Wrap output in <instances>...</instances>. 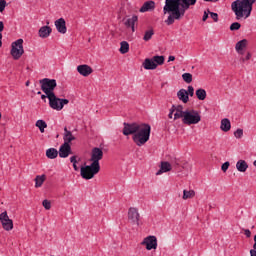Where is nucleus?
Wrapping results in <instances>:
<instances>
[{
	"mask_svg": "<svg viewBox=\"0 0 256 256\" xmlns=\"http://www.w3.org/2000/svg\"><path fill=\"white\" fill-rule=\"evenodd\" d=\"M197 5V0H165L163 7L164 15H168L165 20L166 25H173L175 21H181L185 13Z\"/></svg>",
	"mask_w": 256,
	"mask_h": 256,
	"instance_id": "nucleus-1",
	"label": "nucleus"
},
{
	"mask_svg": "<svg viewBox=\"0 0 256 256\" xmlns=\"http://www.w3.org/2000/svg\"><path fill=\"white\" fill-rule=\"evenodd\" d=\"M123 135H132V141L138 146L143 147L151 137V125L146 123H124Z\"/></svg>",
	"mask_w": 256,
	"mask_h": 256,
	"instance_id": "nucleus-2",
	"label": "nucleus"
},
{
	"mask_svg": "<svg viewBox=\"0 0 256 256\" xmlns=\"http://www.w3.org/2000/svg\"><path fill=\"white\" fill-rule=\"evenodd\" d=\"M256 0H236L232 2L231 8L236 15V19H247L251 16V11H253V4Z\"/></svg>",
	"mask_w": 256,
	"mask_h": 256,
	"instance_id": "nucleus-3",
	"label": "nucleus"
},
{
	"mask_svg": "<svg viewBox=\"0 0 256 256\" xmlns=\"http://www.w3.org/2000/svg\"><path fill=\"white\" fill-rule=\"evenodd\" d=\"M182 123L184 125H197L201 123V112L195 109H186Z\"/></svg>",
	"mask_w": 256,
	"mask_h": 256,
	"instance_id": "nucleus-4",
	"label": "nucleus"
},
{
	"mask_svg": "<svg viewBox=\"0 0 256 256\" xmlns=\"http://www.w3.org/2000/svg\"><path fill=\"white\" fill-rule=\"evenodd\" d=\"M101 171V166H97V164L91 163V165L82 166L80 168V175L82 179H86L89 181V179H93L97 173Z\"/></svg>",
	"mask_w": 256,
	"mask_h": 256,
	"instance_id": "nucleus-5",
	"label": "nucleus"
},
{
	"mask_svg": "<svg viewBox=\"0 0 256 256\" xmlns=\"http://www.w3.org/2000/svg\"><path fill=\"white\" fill-rule=\"evenodd\" d=\"M40 85H41V90L43 91V93H45V95H47V97H49V95H55V87H57V80L55 79H49V78H43L39 81Z\"/></svg>",
	"mask_w": 256,
	"mask_h": 256,
	"instance_id": "nucleus-6",
	"label": "nucleus"
},
{
	"mask_svg": "<svg viewBox=\"0 0 256 256\" xmlns=\"http://www.w3.org/2000/svg\"><path fill=\"white\" fill-rule=\"evenodd\" d=\"M47 99L49 100V106L55 111H61L65 105H69L67 99H60L55 94H50Z\"/></svg>",
	"mask_w": 256,
	"mask_h": 256,
	"instance_id": "nucleus-7",
	"label": "nucleus"
},
{
	"mask_svg": "<svg viewBox=\"0 0 256 256\" xmlns=\"http://www.w3.org/2000/svg\"><path fill=\"white\" fill-rule=\"evenodd\" d=\"M25 53L23 49V39H18L12 43L11 55L13 59H21V56Z\"/></svg>",
	"mask_w": 256,
	"mask_h": 256,
	"instance_id": "nucleus-8",
	"label": "nucleus"
},
{
	"mask_svg": "<svg viewBox=\"0 0 256 256\" xmlns=\"http://www.w3.org/2000/svg\"><path fill=\"white\" fill-rule=\"evenodd\" d=\"M139 219H141V215L139 214V210L135 207H131L128 210V221L132 225L139 226Z\"/></svg>",
	"mask_w": 256,
	"mask_h": 256,
	"instance_id": "nucleus-9",
	"label": "nucleus"
},
{
	"mask_svg": "<svg viewBox=\"0 0 256 256\" xmlns=\"http://www.w3.org/2000/svg\"><path fill=\"white\" fill-rule=\"evenodd\" d=\"M0 222L2 224V227L5 231H12L13 229V220L9 218V215L7 214V211L2 212L0 214Z\"/></svg>",
	"mask_w": 256,
	"mask_h": 256,
	"instance_id": "nucleus-10",
	"label": "nucleus"
},
{
	"mask_svg": "<svg viewBox=\"0 0 256 256\" xmlns=\"http://www.w3.org/2000/svg\"><path fill=\"white\" fill-rule=\"evenodd\" d=\"M101 159H103V150L97 147L93 148L90 157V161L92 162V164L101 166L99 164V161H101Z\"/></svg>",
	"mask_w": 256,
	"mask_h": 256,
	"instance_id": "nucleus-11",
	"label": "nucleus"
},
{
	"mask_svg": "<svg viewBox=\"0 0 256 256\" xmlns=\"http://www.w3.org/2000/svg\"><path fill=\"white\" fill-rule=\"evenodd\" d=\"M141 245H145L147 251H151V249H157V237L148 236L142 241Z\"/></svg>",
	"mask_w": 256,
	"mask_h": 256,
	"instance_id": "nucleus-12",
	"label": "nucleus"
},
{
	"mask_svg": "<svg viewBox=\"0 0 256 256\" xmlns=\"http://www.w3.org/2000/svg\"><path fill=\"white\" fill-rule=\"evenodd\" d=\"M54 25L58 31V33H61L62 35H65L67 33V25L64 18H60L54 22Z\"/></svg>",
	"mask_w": 256,
	"mask_h": 256,
	"instance_id": "nucleus-13",
	"label": "nucleus"
},
{
	"mask_svg": "<svg viewBox=\"0 0 256 256\" xmlns=\"http://www.w3.org/2000/svg\"><path fill=\"white\" fill-rule=\"evenodd\" d=\"M171 108L174 112V121H177V119H183L185 117V110H183L182 105H172Z\"/></svg>",
	"mask_w": 256,
	"mask_h": 256,
	"instance_id": "nucleus-14",
	"label": "nucleus"
},
{
	"mask_svg": "<svg viewBox=\"0 0 256 256\" xmlns=\"http://www.w3.org/2000/svg\"><path fill=\"white\" fill-rule=\"evenodd\" d=\"M77 71L83 77H89L93 73V68L87 64L77 66Z\"/></svg>",
	"mask_w": 256,
	"mask_h": 256,
	"instance_id": "nucleus-15",
	"label": "nucleus"
},
{
	"mask_svg": "<svg viewBox=\"0 0 256 256\" xmlns=\"http://www.w3.org/2000/svg\"><path fill=\"white\" fill-rule=\"evenodd\" d=\"M71 145L70 144H63L60 146L59 149V157L62 159H67L68 155H71Z\"/></svg>",
	"mask_w": 256,
	"mask_h": 256,
	"instance_id": "nucleus-16",
	"label": "nucleus"
},
{
	"mask_svg": "<svg viewBox=\"0 0 256 256\" xmlns=\"http://www.w3.org/2000/svg\"><path fill=\"white\" fill-rule=\"evenodd\" d=\"M143 67L144 69H146L147 71H153L155 69H157V63H155V61L153 60V58H146L143 62Z\"/></svg>",
	"mask_w": 256,
	"mask_h": 256,
	"instance_id": "nucleus-17",
	"label": "nucleus"
},
{
	"mask_svg": "<svg viewBox=\"0 0 256 256\" xmlns=\"http://www.w3.org/2000/svg\"><path fill=\"white\" fill-rule=\"evenodd\" d=\"M248 43L249 41H247V39L238 41L235 45V50L237 51V53H239L240 55H243V50L247 49Z\"/></svg>",
	"mask_w": 256,
	"mask_h": 256,
	"instance_id": "nucleus-18",
	"label": "nucleus"
},
{
	"mask_svg": "<svg viewBox=\"0 0 256 256\" xmlns=\"http://www.w3.org/2000/svg\"><path fill=\"white\" fill-rule=\"evenodd\" d=\"M153 9H155V2L147 1L142 5L139 11L140 13H147V11H153Z\"/></svg>",
	"mask_w": 256,
	"mask_h": 256,
	"instance_id": "nucleus-19",
	"label": "nucleus"
},
{
	"mask_svg": "<svg viewBox=\"0 0 256 256\" xmlns=\"http://www.w3.org/2000/svg\"><path fill=\"white\" fill-rule=\"evenodd\" d=\"M64 144L69 145L71 141H75V136L71 131L67 130V127L64 128V136H63Z\"/></svg>",
	"mask_w": 256,
	"mask_h": 256,
	"instance_id": "nucleus-20",
	"label": "nucleus"
},
{
	"mask_svg": "<svg viewBox=\"0 0 256 256\" xmlns=\"http://www.w3.org/2000/svg\"><path fill=\"white\" fill-rule=\"evenodd\" d=\"M51 27L49 26H43L39 29V37H41L42 39H47V37H49V35H51Z\"/></svg>",
	"mask_w": 256,
	"mask_h": 256,
	"instance_id": "nucleus-21",
	"label": "nucleus"
},
{
	"mask_svg": "<svg viewBox=\"0 0 256 256\" xmlns=\"http://www.w3.org/2000/svg\"><path fill=\"white\" fill-rule=\"evenodd\" d=\"M177 97H178L179 101H182V103H189V97H188L187 90L180 89L177 92Z\"/></svg>",
	"mask_w": 256,
	"mask_h": 256,
	"instance_id": "nucleus-22",
	"label": "nucleus"
},
{
	"mask_svg": "<svg viewBox=\"0 0 256 256\" xmlns=\"http://www.w3.org/2000/svg\"><path fill=\"white\" fill-rule=\"evenodd\" d=\"M220 129L224 131V133L231 131V121L228 118L222 119Z\"/></svg>",
	"mask_w": 256,
	"mask_h": 256,
	"instance_id": "nucleus-23",
	"label": "nucleus"
},
{
	"mask_svg": "<svg viewBox=\"0 0 256 256\" xmlns=\"http://www.w3.org/2000/svg\"><path fill=\"white\" fill-rule=\"evenodd\" d=\"M236 169L240 173H245V171H247V169H249V165L247 164V162L245 160H239L236 163Z\"/></svg>",
	"mask_w": 256,
	"mask_h": 256,
	"instance_id": "nucleus-24",
	"label": "nucleus"
},
{
	"mask_svg": "<svg viewBox=\"0 0 256 256\" xmlns=\"http://www.w3.org/2000/svg\"><path fill=\"white\" fill-rule=\"evenodd\" d=\"M171 171V164L169 162H162L160 170L156 173V175H163V173H167Z\"/></svg>",
	"mask_w": 256,
	"mask_h": 256,
	"instance_id": "nucleus-25",
	"label": "nucleus"
},
{
	"mask_svg": "<svg viewBox=\"0 0 256 256\" xmlns=\"http://www.w3.org/2000/svg\"><path fill=\"white\" fill-rule=\"evenodd\" d=\"M137 23H139V17L137 15H133L131 18H128L124 25L126 27H132V26H135L137 25Z\"/></svg>",
	"mask_w": 256,
	"mask_h": 256,
	"instance_id": "nucleus-26",
	"label": "nucleus"
},
{
	"mask_svg": "<svg viewBox=\"0 0 256 256\" xmlns=\"http://www.w3.org/2000/svg\"><path fill=\"white\" fill-rule=\"evenodd\" d=\"M58 156H59V151H57V149L49 148L46 150V157L48 159H57Z\"/></svg>",
	"mask_w": 256,
	"mask_h": 256,
	"instance_id": "nucleus-27",
	"label": "nucleus"
},
{
	"mask_svg": "<svg viewBox=\"0 0 256 256\" xmlns=\"http://www.w3.org/2000/svg\"><path fill=\"white\" fill-rule=\"evenodd\" d=\"M196 97L199 101H205V99H207V91H205L203 88L197 89Z\"/></svg>",
	"mask_w": 256,
	"mask_h": 256,
	"instance_id": "nucleus-28",
	"label": "nucleus"
},
{
	"mask_svg": "<svg viewBox=\"0 0 256 256\" xmlns=\"http://www.w3.org/2000/svg\"><path fill=\"white\" fill-rule=\"evenodd\" d=\"M47 179V176H45V174L43 175H38L35 178V187L39 188L43 185V183H45V180Z\"/></svg>",
	"mask_w": 256,
	"mask_h": 256,
	"instance_id": "nucleus-29",
	"label": "nucleus"
},
{
	"mask_svg": "<svg viewBox=\"0 0 256 256\" xmlns=\"http://www.w3.org/2000/svg\"><path fill=\"white\" fill-rule=\"evenodd\" d=\"M36 127H38L41 133H45V129H47V122H45L44 120H37Z\"/></svg>",
	"mask_w": 256,
	"mask_h": 256,
	"instance_id": "nucleus-30",
	"label": "nucleus"
},
{
	"mask_svg": "<svg viewBox=\"0 0 256 256\" xmlns=\"http://www.w3.org/2000/svg\"><path fill=\"white\" fill-rule=\"evenodd\" d=\"M193 197H195L194 190H184L183 191L182 199H184V201H187V199H193Z\"/></svg>",
	"mask_w": 256,
	"mask_h": 256,
	"instance_id": "nucleus-31",
	"label": "nucleus"
},
{
	"mask_svg": "<svg viewBox=\"0 0 256 256\" xmlns=\"http://www.w3.org/2000/svg\"><path fill=\"white\" fill-rule=\"evenodd\" d=\"M120 45V53H122V55L129 53V43L127 41H122Z\"/></svg>",
	"mask_w": 256,
	"mask_h": 256,
	"instance_id": "nucleus-32",
	"label": "nucleus"
},
{
	"mask_svg": "<svg viewBox=\"0 0 256 256\" xmlns=\"http://www.w3.org/2000/svg\"><path fill=\"white\" fill-rule=\"evenodd\" d=\"M153 35H155V32L153 31V29L147 30V31L144 33L143 40H144V41H151V39L153 38Z\"/></svg>",
	"mask_w": 256,
	"mask_h": 256,
	"instance_id": "nucleus-33",
	"label": "nucleus"
},
{
	"mask_svg": "<svg viewBox=\"0 0 256 256\" xmlns=\"http://www.w3.org/2000/svg\"><path fill=\"white\" fill-rule=\"evenodd\" d=\"M152 60L158 67V65H163V63H165V56H154Z\"/></svg>",
	"mask_w": 256,
	"mask_h": 256,
	"instance_id": "nucleus-34",
	"label": "nucleus"
},
{
	"mask_svg": "<svg viewBox=\"0 0 256 256\" xmlns=\"http://www.w3.org/2000/svg\"><path fill=\"white\" fill-rule=\"evenodd\" d=\"M182 79L185 83H192L193 82V75L191 73H184L182 74Z\"/></svg>",
	"mask_w": 256,
	"mask_h": 256,
	"instance_id": "nucleus-35",
	"label": "nucleus"
},
{
	"mask_svg": "<svg viewBox=\"0 0 256 256\" xmlns=\"http://www.w3.org/2000/svg\"><path fill=\"white\" fill-rule=\"evenodd\" d=\"M241 29V24L239 22H234L230 25V31H239Z\"/></svg>",
	"mask_w": 256,
	"mask_h": 256,
	"instance_id": "nucleus-36",
	"label": "nucleus"
},
{
	"mask_svg": "<svg viewBox=\"0 0 256 256\" xmlns=\"http://www.w3.org/2000/svg\"><path fill=\"white\" fill-rule=\"evenodd\" d=\"M234 137H236V139H241L243 137V129L238 128L235 132H234Z\"/></svg>",
	"mask_w": 256,
	"mask_h": 256,
	"instance_id": "nucleus-37",
	"label": "nucleus"
},
{
	"mask_svg": "<svg viewBox=\"0 0 256 256\" xmlns=\"http://www.w3.org/2000/svg\"><path fill=\"white\" fill-rule=\"evenodd\" d=\"M5 7H7V1L0 0V13H3L5 11Z\"/></svg>",
	"mask_w": 256,
	"mask_h": 256,
	"instance_id": "nucleus-38",
	"label": "nucleus"
},
{
	"mask_svg": "<svg viewBox=\"0 0 256 256\" xmlns=\"http://www.w3.org/2000/svg\"><path fill=\"white\" fill-rule=\"evenodd\" d=\"M42 205H43L44 209H46L47 211H49V209H51V202L49 200H44L42 202Z\"/></svg>",
	"mask_w": 256,
	"mask_h": 256,
	"instance_id": "nucleus-39",
	"label": "nucleus"
},
{
	"mask_svg": "<svg viewBox=\"0 0 256 256\" xmlns=\"http://www.w3.org/2000/svg\"><path fill=\"white\" fill-rule=\"evenodd\" d=\"M210 17H211V19H213V21L215 23H217V21H219V14H217L215 12H210Z\"/></svg>",
	"mask_w": 256,
	"mask_h": 256,
	"instance_id": "nucleus-40",
	"label": "nucleus"
},
{
	"mask_svg": "<svg viewBox=\"0 0 256 256\" xmlns=\"http://www.w3.org/2000/svg\"><path fill=\"white\" fill-rule=\"evenodd\" d=\"M188 93V97H193V95H195V88H193V86H188V90H186Z\"/></svg>",
	"mask_w": 256,
	"mask_h": 256,
	"instance_id": "nucleus-41",
	"label": "nucleus"
},
{
	"mask_svg": "<svg viewBox=\"0 0 256 256\" xmlns=\"http://www.w3.org/2000/svg\"><path fill=\"white\" fill-rule=\"evenodd\" d=\"M229 165H231L229 162H225L224 164H222L221 170L223 171V173H227V169H229Z\"/></svg>",
	"mask_w": 256,
	"mask_h": 256,
	"instance_id": "nucleus-42",
	"label": "nucleus"
},
{
	"mask_svg": "<svg viewBox=\"0 0 256 256\" xmlns=\"http://www.w3.org/2000/svg\"><path fill=\"white\" fill-rule=\"evenodd\" d=\"M209 15H211V11H209V10L204 11L202 21H207V19H209Z\"/></svg>",
	"mask_w": 256,
	"mask_h": 256,
	"instance_id": "nucleus-43",
	"label": "nucleus"
},
{
	"mask_svg": "<svg viewBox=\"0 0 256 256\" xmlns=\"http://www.w3.org/2000/svg\"><path fill=\"white\" fill-rule=\"evenodd\" d=\"M249 59H251V53L248 52L246 57L241 58V62L245 63V61H249Z\"/></svg>",
	"mask_w": 256,
	"mask_h": 256,
	"instance_id": "nucleus-44",
	"label": "nucleus"
},
{
	"mask_svg": "<svg viewBox=\"0 0 256 256\" xmlns=\"http://www.w3.org/2000/svg\"><path fill=\"white\" fill-rule=\"evenodd\" d=\"M244 235H246V237H251V230H249V229H245L244 230Z\"/></svg>",
	"mask_w": 256,
	"mask_h": 256,
	"instance_id": "nucleus-45",
	"label": "nucleus"
},
{
	"mask_svg": "<svg viewBox=\"0 0 256 256\" xmlns=\"http://www.w3.org/2000/svg\"><path fill=\"white\" fill-rule=\"evenodd\" d=\"M173 114H175V112H173V108H170L168 117H169L170 119H173Z\"/></svg>",
	"mask_w": 256,
	"mask_h": 256,
	"instance_id": "nucleus-46",
	"label": "nucleus"
},
{
	"mask_svg": "<svg viewBox=\"0 0 256 256\" xmlns=\"http://www.w3.org/2000/svg\"><path fill=\"white\" fill-rule=\"evenodd\" d=\"M70 161H71L73 164L77 163V156H72V157L70 158Z\"/></svg>",
	"mask_w": 256,
	"mask_h": 256,
	"instance_id": "nucleus-47",
	"label": "nucleus"
},
{
	"mask_svg": "<svg viewBox=\"0 0 256 256\" xmlns=\"http://www.w3.org/2000/svg\"><path fill=\"white\" fill-rule=\"evenodd\" d=\"M5 29V24H3V21H0V33Z\"/></svg>",
	"mask_w": 256,
	"mask_h": 256,
	"instance_id": "nucleus-48",
	"label": "nucleus"
},
{
	"mask_svg": "<svg viewBox=\"0 0 256 256\" xmlns=\"http://www.w3.org/2000/svg\"><path fill=\"white\" fill-rule=\"evenodd\" d=\"M250 255L251 256H256V249H251L250 250Z\"/></svg>",
	"mask_w": 256,
	"mask_h": 256,
	"instance_id": "nucleus-49",
	"label": "nucleus"
},
{
	"mask_svg": "<svg viewBox=\"0 0 256 256\" xmlns=\"http://www.w3.org/2000/svg\"><path fill=\"white\" fill-rule=\"evenodd\" d=\"M74 171H79V167L77 166V163L73 164Z\"/></svg>",
	"mask_w": 256,
	"mask_h": 256,
	"instance_id": "nucleus-50",
	"label": "nucleus"
},
{
	"mask_svg": "<svg viewBox=\"0 0 256 256\" xmlns=\"http://www.w3.org/2000/svg\"><path fill=\"white\" fill-rule=\"evenodd\" d=\"M204 1H206L207 3H217V1L219 0H204Z\"/></svg>",
	"mask_w": 256,
	"mask_h": 256,
	"instance_id": "nucleus-51",
	"label": "nucleus"
},
{
	"mask_svg": "<svg viewBox=\"0 0 256 256\" xmlns=\"http://www.w3.org/2000/svg\"><path fill=\"white\" fill-rule=\"evenodd\" d=\"M168 61H169V62L175 61V56H169V57H168Z\"/></svg>",
	"mask_w": 256,
	"mask_h": 256,
	"instance_id": "nucleus-52",
	"label": "nucleus"
},
{
	"mask_svg": "<svg viewBox=\"0 0 256 256\" xmlns=\"http://www.w3.org/2000/svg\"><path fill=\"white\" fill-rule=\"evenodd\" d=\"M3 39V34L0 33V47H2L3 42L1 41Z\"/></svg>",
	"mask_w": 256,
	"mask_h": 256,
	"instance_id": "nucleus-53",
	"label": "nucleus"
},
{
	"mask_svg": "<svg viewBox=\"0 0 256 256\" xmlns=\"http://www.w3.org/2000/svg\"><path fill=\"white\" fill-rule=\"evenodd\" d=\"M253 249H256V235L254 236V244H253Z\"/></svg>",
	"mask_w": 256,
	"mask_h": 256,
	"instance_id": "nucleus-54",
	"label": "nucleus"
},
{
	"mask_svg": "<svg viewBox=\"0 0 256 256\" xmlns=\"http://www.w3.org/2000/svg\"><path fill=\"white\" fill-rule=\"evenodd\" d=\"M41 99L45 101V99H47V95H41Z\"/></svg>",
	"mask_w": 256,
	"mask_h": 256,
	"instance_id": "nucleus-55",
	"label": "nucleus"
},
{
	"mask_svg": "<svg viewBox=\"0 0 256 256\" xmlns=\"http://www.w3.org/2000/svg\"><path fill=\"white\" fill-rule=\"evenodd\" d=\"M132 33H135V26H130Z\"/></svg>",
	"mask_w": 256,
	"mask_h": 256,
	"instance_id": "nucleus-56",
	"label": "nucleus"
},
{
	"mask_svg": "<svg viewBox=\"0 0 256 256\" xmlns=\"http://www.w3.org/2000/svg\"><path fill=\"white\" fill-rule=\"evenodd\" d=\"M29 84H30V82H29V81H27V82H26V87H29Z\"/></svg>",
	"mask_w": 256,
	"mask_h": 256,
	"instance_id": "nucleus-57",
	"label": "nucleus"
},
{
	"mask_svg": "<svg viewBox=\"0 0 256 256\" xmlns=\"http://www.w3.org/2000/svg\"><path fill=\"white\" fill-rule=\"evenodd\" d=\"M37 95H41V91L37 92Z\"/></svg>",
	"mask_w": 256,
	"mask_h": 256,
	"instance_id": "nucleus-58",
	"label": "nucleus"
}]
</instances>
